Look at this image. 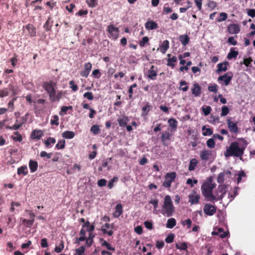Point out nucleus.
Segmentation results:
<instances>
[{
	"mask_svg": "<svg viewBox=\"0 0 255 255\" xmlns=\"http://www.w3.org/2000/svg\"><path fill=\"white\" fill-rule=\"evenodd\" d=\"M84 228H85L86 230L91 233L94 230V225H90L89 222H87L83 226Z\"/></svg>",
	"mask_w": 255,
	"mask_h": 255,
	"instance_id": "nucleus-41",
	"label": "nucleus"
},
{
	"mask_svg": "<svg viewBox=\"0 0 255 255\" xmlns=\"http://www.w3.org/2000/svg\"><path fill=\"white\" fill-rule=\"evenodd\" d=\"M229 65L228 62H225L224 63H220L217 65L218 69L217 72L220 73L221 72L226 71L227 70V66Z\"/></svg>",
	"mask_w": 255,
	"mask_h": 255,
	"instance_id": "nucleus-19",
	"label": "nucleus"
},
{
	"mask_svg": "<svg viewBox=\"0 0 255 255\" xmlns=\"http://www.w3.org/2000/svg\"><path fill=\"white\" fill-rule=\"evenodd\" d=\"M63 92L60 91H55L54 94H53V98L51 97L50 100L52 102H54L56 101H59L63 96Z\"/></svg>",
	"mask_w": 255,
	"mask_h": 255,
	"instance_id": "nucleus-20",
	"label": "nucleus"
},
{
	"mask_svg": "<svg viewBox=\"0 0 255 255\" xmlns=\"http://www.w3.org/2000/svg\"><path fill=\"white\" fill-rule=\"evenodd\" d=\"M170 136L171 134L168 131H166L163 132L161 136L162 140L165 141L169 139Z\"/></svg>",
	"mask_w": 255,
	"mask_h": 255,
	"instance_id": "nucleus-40",
	"label": "nucleus"
},
{
	"mask_svg": "<svg viewBox=\"0 0 255 255\" xmlns=\"http://www.w3.org/2000/svg\"><path fill=\"white\" fill-rule=\"evenodd\" d=\"M228 29L229 32L231 34H236L240 31L239 26L236 24L230 25Z\"/></svg>",
	"mask_w": 255,
	"mask_h": 255,
	"instance_id": "nucleus-16",
	"label": "nucleus"
},
{
	"mask_svg": "<svg viewBox=\"0 0 255 255\" xmlns=\"http://www.w3.org/2000/svg\"><path fill=\"white\" fill-rule=\"evenodd\" d=\"M179 40L184 45H186L189 41V38L186 35H181L179 37Z\"/></svg>",
	"mask_w": 255,
	"mask_h": 255,
	"instance_id": "nucleus-34",
	"label": "nucleus"
},
{
	"mask_svg": "<svg viewBox=\"0 0 255 255\" xmlns=\"http://www.w3.org/2000/svg\"><path fill=\"white\" fill-rule=\"evenodd\" d=\"M29 168L32 172H35L37 168V163L36 161L30 160L29 164Z\"/></svg>",
	"mask_w": 255,
	"mask_h": 255,
	"instance_id": "nucleus-30",
	"label": "nucleus"
},
{
	"mask_svg": "<svg viewBox=\"0 0 255 255\" xmlns=\"http://www.w3.org/2000/svg\"><path fill=\"white\" fill-rule=\"evenodd\" d=\"M213 178L209 177L208 178L201 186L202 193L208 200H210L212 197V190L215 187V184L213 182Z\"/></svg>",
	"mask_w": 255,
	"mask_h": 255,
	"instance_id": "nucleus-2",
	"label": "nucleus"
},
{
	"mask_svg": "<svg viewBox=\"0 0 255 255\" xmlns=\"http://www.w3.org/2000/svg\"><path fill=\"white\" fill-rule=\"evenodd\" d=\"M180 85V89L183 91H186L188 89V87L187 86V83L185 81H181Z\"/></svg>",
	"mask_w": 255,
	"mask_h": 255,
	"instance_id": "nucleus-46",
	"label": "nucleus"
},
{
	"mask_svg": "<svg viewBox=\"0 0 255 255\" xmlns=\"http://www.w3.org/2000/svg\"><path fill=\"white\" fill-rule=\"evenodd\" d=\"M217 88H218V86L216 84L212 85L209 86L208 87L209 91H210L211 92H214V93H217Z\"/></svg>",
	"mask_w": 255,
	"mask_h": 255,
	"instance_id": "nucleus-56",
	"label": "nucleus"
},
{
	"mask_svg": "<svg viewBox=\"0 0 255 255\" xmlns=\"http://www.w3.org/2000/svg\"><path fill=\"white\" fill-rule=\"evenodd\" d=\"M212 234L219 236L221 238H225L227 235V234L225 232H224L221 228H218L217 231H213Z\"/></svg>",
	"mask_w": 255,
	"mask_h": 255,
	"instance_id": "nucleus-23",
	"label": "nucleus"
},
{
	"mask_svg": "<svg viewBox=\"0 0 255 255\" xmlns=\"http://www.w3.org/2000/svg\"><path fill=\"white\" fill-rule=\"evenodd\" d=\"M202 130L203 131V135L204 136L210 135L213 133L212 129L210 128H206L205 126L202 127Z\"/></svg>",
	"mask_w": 255,
	"mask_h": 255,
	"instance_id": "nucleus-32",
	"label": "nucleus"
},
{
	"mask_svg": "<svg viewBox=\"0 0 255 255\" xmlns=\"http://www.w3.org/2000/svg\"><path fill=\"white\" fill-rule=\"evenodd\" d=\"M241 141L244 144L241 146H240L241 144L238 142H233L231 143L224 153L226 157L232 156L241 157L243 155L247 143L244 139H242Z\"/></svg>",
	"mask_w": 255,
	"mask_h": 255,
	"instance_id": "nucleus-1",
	"label": "nucleus"
},
{
	"mask_svg": "<svg viewBox=\"0 0 255 255\" xmlns=\"http://www.w3.org/2000/svg\"><path fill=\"white\" fill-rule=\"evenodd\" d=\"M34 222V219H31V220H26V219H23L22 220V223L24 225H26L27 226H30L33 224Z\"/></svg>",
	"mask_w": 255,
	"mask_h": 255,
	"instance_id": "nucleus-51",
	"label": "nucleus"
},
{
	"mask_svg": "<svg viewBox=\"0 0 255 255\" xmlns=\"http://www.w3.org/2000/svg\"><path fill=\"white\" fill-rule=\"evenodd\" d=\"M114 228L113 224H105L102 227L101 230L104 234H107L109 236H112L113 234L112 229Z\"/></svg>",
	"mask_w": 255,
	"mask_h": 255,
	"instance_id": "nucleus-10",
	"label": "nucleus"
},
{
	"mask_svg": "<svg viewBox=\"0 0 255 255\" xmlns=\"http://www.w3.org/2000/svg\"><path fill=\"white\" fill-rule=\"evenodd\" d=\"M232 78V76L229 73H226L225 75L218 77V81H221V83L225 85L229 84Z\"/></svg>",
	"mask_w": 255,
	"mask_h": 255,
	"instance_id": "nucleus-9",
	"label": "nucleus"
},
{
	"mask_svg": "<svg viewBox=\"0 0 255 255\" xmlns=\"http://www.w3.org/2000/svg\"><path fill=\"white\" fill-rule=\"evenodd\" d=\"M63 248H64V243L63 241H61L60 244L59 246H56L55 247V251L57 253H59L62 251Z\"/></svg>",
	"mask_w": 255,
	"mask_h": 255,
	"instance_id": "nucleus-47",
	"label": "nucleus"
},
{
	"mask_svg": "<svg viewBox=\"0 0 255 255\" xmlns=\"http://www.w3.org/2000/svg\"><path fill=\"white\" fill-rule=\"evenodd\" d=\"M175 177L176 174L174 172L167 174L165 176V181L163 183V185L165 187H169Z\"/></svg>",
	"mask_w": 255,
	"mask_h": 255,
	"instance_id": "nucleus-6",
	"label": "nucleus"
},
{
	"mask_svg": "<svg viewBox=\"0 0 255 255\" xmlns=\"http://www.w3.org/2000/svg\"><path fill=\"white\" fill-rule=\"evenodd\" d=\"M43 135V133L41 130H34L31 134V137L33 139H39Z\"/></svg>",
	"mask_w": 255,
	"mask_h": 255,
	"instance_id": "nucleus-17",
	"label": "nucleus"
},
{
	"mask_svg": "<svg viewBox=\"0 0 255 255\" xmlns=\"http://www.w3.org/2000/svg\"><path fill=\"white\" fill-rule=\"evenodd\" d=\"M65 140L62 139L59 140L56 144V147L59 149H62L65 146Z\"/></svg>",
	"mask_w": 255,
	"mask_h": 255,
	"instance_id": "nucleus-49",
	"label": "nucleus"
},
{
	"mask_svg": "<svg viewBox=\"0 0 255 255\" xmlns=\"http://www.w3.org/2000/svg\"><path fill=\"white\" fill-rule=\"evenodd\" d=\"M9 90L12 92L13 95H14L17 94L18 90L14 85L11 84L9 86Z\"/></svg>",
	"mask_w": 255,
	"mask_h": 255,
	"instance_id": "nucleus-57",
	"label": "nucleus"
},
{
	"mask_svg": "<svg viewBox=\"0 0 255 255\" xmlns=\"http://www.w3.org/2000/svg\"><path fill=\"white\" fill-rule=\"evenodd\" d=\"M227 125L228 127L231 132L236 133L238 131V127L236 124L233 122H232L230 120H227Z\"/></svg>",
	"mask_w": 255,
	"mask_h": 255,
	"instance_id": "nucleus-15",
	"label": "nucleus"
},
{
	"mask_svg": "<svg viewBox=\"0 0 255 255\" xmlns=\"http://www.w3.org/2000/svg\"><path fill=\"white\" fill-rule=\"evenodd\" d=\"M84 97L87 98L89 100H92L93 99V96L91 92H86L84 94Z\"/></svg>",
	"mask_w": 255,
	"mask_h": 255,
	"instance_id": "nucleus-61",
	"label": "nucleus"
},
{
	"mask_svg": "<svg viewBox=\"0 0 255 255\" xmlns=\"http://www.w3.org/2000/svg\"><path fill=\"white\" fill-rule=\"evenodd\" d=\"M162 207V213L163 214L166 215L167 217L172 215L174 211V207L170 196L166 195L165 196Z\"/></svg>",
	"mask_w": 255,
	"mask_h": 255,
	"instance_id": "nucleus-3",
	"label": "nucleus"
},
{
	"mask_svg": "<svg viewBox=\"0 0 255 255\" xmlns=\"http://www.w3.org/2000/svg\"><path fill=\"white\" fill-rule=\"evenodd\" d=\"M198 162L196 159H192L190 160L188 169L190 171H192L195 169V167L197 166Z\"/></svg>",
	"mask_w": 255,
	"mask_h": 255,
	"instance_id": "nucleus-26",
	"label": "nucleus"
},
{
	"mask_svg": "<svg viewBox=\"0 0 255 255\" xmlns=\"http://www.w3.org/2000/svg\"><path fill=\"white\" fill-rule=\"evenodd\" d=\"M62 135L64 138L71 139L75 136V133L72 131H66L62 133Z\"/></svg>",
	"mask_w": 255,
	"mask_h": 255,
	"instance_id": "nucleus-25",
	"label": "nucleus"
},
{
	"mask_svg": "<svg viewBox=\"0 0 255 255\" xmlns=\"http://www.w3.org/2000/svg\"><path fill=\"white\" fill-rule=\"evenodd\" d=\"M42 87L48 94L50 99L51 97L53 98V94L56 91V84L54 82H45L43 84Z\"/></svg>",
	"mask_w": 255,
	"mask_h": 255,
	"instance_id": "nucleus-5",
	"label": "nucleus"
},
{
	"mask_svg": "<svg viewBox=\"0 0 255 255\" xmlns=\"http://www.w3.org/2000/svg\"><path fill=\"white\" fill-rule=\"evenodd\" d=\"M108 31L109 33V36L115 40L117 38L119 35V29L112 25H109L108 28Z\"/></svg>",
	"mask_w": 255,
	"mask_h": 255,
	"instance_id": "nucleus-8",
	"label": "nucleus"
},
{
	"mask_svg": "<svg viewBox=\"0 0 255 255\" xmlns=\"http://www.w3.org/2000/svg\"><path fill=\"white\" fill-rule=\"evenodd\" d=\"M176 220L174 218H170L167 220L166 227L168 228H172L176 225Z\"/></svg>",
	"mask_w": 255,
	"mask_h": 255,
	"instance_id": "nucleus-28",
	"label": "nucleus"
},
{
	"mask_svg": "<svg viewBox=\"0 0 255 255\" xmlns=\"http://www.w3.org/2000/svg\"><path fill=\"white\" fill-rule=\"evenodd\" d=\"M212 155V152L208 150H204L200 152V157L204 160H207L210 159Z\"/></svg>",
	"mask_w": 255,
	"mask_h": 255,
	"instance_id": "nucleus-12",
	"label": "nucleus"
},
{
	"mask_svg": "<svg viewBox=\"0 0 255 255\" xmlns=\"http://www.w3.org/2000/svg\"><path fill=\"white\" fill-rule=\"evenodd\" d=\"M238 54V52L237 51H235L233 49H231L230 50V52L228 53L227 58L229 59H231L232 58H236Z\"/></svg>",
	"mask_w": 255,
	"mask_h": 255,
	"instance_id": "nucleus-35",
	"label": "nucleus"
},
{
	"mask_svg": "<svg viewBox=\"0 0 255 255\" xmlns=\"http://www.w3.org/2000/svg\"><path fill=\"white\" fill-rule=\"evenodd\" d=\"M200 196L195 191H192L188 195L189 202L191 204H196L198 203Z\"/></svg>",
	"mask_w": 255,
	"mask_h": 255,
	"instance_id": "nucleus-7",
	"label": "nucleus"
},
{
	"mask_svg": "<svg viewBox=\"0 0 255 255\" xmlns=\"http://www.w3.org/2000/svg\"><path fill=\"white\" fill-rule=\"evenodd\" d=\"M200 87L198 84H194L193 87L191 89L192 94L195 96L198 97L200 94Z\"/></svg>",
	"mask_w": 255,
	"mask_h": 255,
	"instance_id": "nucleus-21",
	"label": "nucleus"
},
{
	"mask_svg": "<svg viewBox=\"0 0 255 255\" xmlns=\"http://www.w3.org/2000/svg\"><path fill=\"white\" fill-rule=\"evenodd\" d=\"M215 144L213 138H210L207 141V145L210 148H213L215 146Z\"/></svg>",
	"mask_w": 255,
	"mask_h": 255,
	"instance_id": "nucleus-50",
	"label": "nucleus"
},
{
	"mask_svg": "<svg viewBox=\"0 0 255 255\" xmlns=\"http://www.w3.org/2000/svg\"><path fill=\"white\" fill-rule=\"evenodd\" d=\"M26 29L31 36H34L36 35V29L32 25L28 24L26 26Z\"/></svg>",
	"mask_w": 255,
	"mask_h": 255,
	"instance_id": "nucleus-29",
	"label": "nucleus"
},
{
	"mask_svg": "<svg viewBox=\"0 0 255 255\" xmlns=\"http://www.w3.org/2000/svg\"><path fill=\"white\" fill-rule=\"evenodd\" d=\"M119 124L120 126L124 127L125 126L128 122V119L127 117H123L122 118L119 119L118 120Z\"/></svg>",
	"mask_w": 255,
	"mask_h": 255,
	"instance_id": "nucleus-36",
	"label": "nucleus"
},
{
	"mask_svg": "<svg viewBox=\"0 0 255 255\" xmlns=\"http://www.w3.org/2000/svg\"><path fill=\"white\" fill-rule=\"evenodd\" d=\"M168 123L170 127L174 129H175L177 127V122L176 120L173 119H170L168 120Z\"/></svg>",
	"mask_w": 255,
	"mask_h": 255,
	"instance_id": "nucleus-37",
	"label": "nucleus"
},
{
	"mask_svg": "<svg viewBox=\"0 0 255 255\" xmlns=\"http://www.w3.org/2000/svg\"><path fill=\"white\" fill-rule=\"evenodd\" d=\"M56 142V140L54 138L52 137H49L47 139V140L45 141V143L47 147H49L51 145V144H54Z\"/></svg>",
	"mask_w": 255,
	"mask_h": 255,
	"instance_id": "nucleus-43",
	"label": "nucleus"
},
{
	"mask_svg": "<svg viewBox=\"0 0 255 255\" xmlns=\"http://www.w3.org/2000/svg\"><path fill=\"white\" fill-rule=\"evenodd\" d=\"M177 61L176 57L173 56L171 58L168 59L167 65L173 67L174 66V63Z\"/></svg>",
	"mask_w": 255,
	"mask_h": 255,
	"instance_id": "nucleus-39",
	"label": "nucleus"
},
{
	"mask_svg": "<svg viewBox=\"0 0 255 255\" xmlns=\"http://www.w3.org/2000/svg\"><path fill=\"white\" fill-rule=\"evenodd\" d=\"M231 174V172L230 171H227L226 172H221L220 173L219 175H218V178H217V180H218V182H219V183H222L224 181V176L225 175H230Z\"/></svg>",
	"mask_w": 255,
	"mask_h": 255,
	"instance_id": "nucleus-27",
	"label": "nucleus"
},
{
	"mask_svg": "<svg viewBox=\"0 0 255 255\" xmlns=\"http://www.w3.org/2000/svg\"><path fill=\"white\" fill-rule=\"evenodd\" d=\"M92 68V64L87 63L84 65V69L81 73V75L84 77H87Z\"/></svg>",
	"mask_w": 255,
	"mask_h": 255,
	"instance_id": "nucleus-13",
	"label": "nucleus"
},
{
	"mask_svg": "<svg viewBox=\"0 0 255 255\" xmlns=\"http://www.w3.org/2000/svg\"><path fill=\"white\" fill-rule=\"evenodd\" d=\"M75 252V255H85L84 254L85 247L84 246H82L79 248L76 249Z\"/></svg>",
	"mask_w": 255,
	"mask_h": 255,
	"instance_id": "nucleus-38",
	"label": "nucleus"
},
{
	"mask_svg": "<svg viewBox=\"0 0 255 255\" xmlns=\"http://www.w3.org/2000/svg\"><path fill=\"white\" fill-rule=\"evenodd\" d=\"M156 71V68L152 66L147 72V77L151 80L155 79L157 75Z\"/></svg>",
	"mask_w": 255,
	"mask_h": 255,
	"instance_id": "nucleus-14",
	"label": "nucleus"
},
{
	"mask_svg": "<svg viewBox=\"0 0 255 255\" xmlns=\"http://www.w3.org/2000/svg\"><path fill=\"white\" fill-rule=\"evenodd\" d=\"M168 48L169 41L168 40H165L163 42L162 44L160 46V50L162 53L164 54Z\"/></svg>",
	"mask_w": 255,
	"mask_h": 255,
	"instance_id": "nucleus-24",
	"label": "nucleus"
},
{
	"mask_svg": "<svg viewBox=\"0 0 255 255\" xmlns=\"http://www.w3.org/2000/svg\"><path fill=\"white\" fill-rule=\"evenodd\" d=\"M182 225H183V226H186V225H187V227H188V228H190L191 225V224H192V222H191V220H190V219H187V220H185V221H182Z\"/></svg>",
	"mask_w": 255,
	"mask_h": 255,
	"instance_id": "nucleus-60",
	"label": "nucleus"
},
{
	"mask_svg": "<svg viewBox=\"0 0 255 255\" xmlns=\"http://www.w3.org/2000/svg\"><path fill=\"white\" fill-rule=\"evenodd\" d=\"M72 106H63L61 108V111L59 112V115L61 116H63L64 115H65L68 110H72Z\"/></svg>",
	"mask_w": 255,
	"mask_h": 255,
	"instance_id": "nucleus-33",
	"label": "nucleus"
},
{
	"mask_svg": "<svg viewBox=\"0 0 255 255\" xmlns=\"http://www.w3.org/2000/svg\"><path fill=\"white\" fill-rule=\"evenodd\" d=\"M204 211L207 215L212 216L215 213L216 209L214 206L207 204L204 206Z\"/></svg>",
	"mask_w": 255,
	"mask_h": 255,
	"instance_id": "nucleus-11",
	"label": "nucleus"
},
{
	"mask_svg": "<svg viewBox=\"0 0 255 255\" xmlns=\"http://www.w3.org/2000/svg\"><path fill=\"white\" fill-rule=\"evenodd\" d=\"M17 174L18 175L22 174L25 176L27 174V168L26 166H21L18 168Z\"/></svg>",
	"mask_w": 255,
	"mask_h": 255,
	"instance_id": "nucleus-31",
	"label": "nucleus"
},
{
	"mask_svg": "<svg viewBox=\"0 0 255 255\" xmlns=\"http://www.w3.org/2000/svg\"><path fill=\"white\" fill-rule=\"evenodd\" d=\"M117 179L118 178L117 177H114L109 181L108 186L110 189L113 188L114 186V183L117 180Z\"/></svg>",
	"mask_w": 255,
	"mask_h": 255,
	"instance_id": "nucleus-59",
	"label": "nucleus"
},
{
	"mask_svg": "<svg viewBox=\"0 0 255 255\" xmlns=\"http://www.w3.org/2000/svg\"><path fill=\"white\" fill-rule=\"evenodd\" d=\"M197 180L194 179L193 180L191 178H189L186 181V183L188 185H190L191 187L194 186V185L197 183Z\"/></svg>",
	"mask_w": 255,
	"mask_h": 255,
	"instance_id": "nucleus-52",
	"label": "nucleus"
},
{
	"mask_svg": "<svg viewBox=\"0 0 255 255\" xmlns=\"http://www.w3.org/2000/svg\"><path fill=\"white\" fill-rule=\"evenodd\" d=\"M148 41V38L146 36L144 37L139 42V45L141 46H143L145 43Z\"/></svg>",
	"mask_w": 255,
	"mask_h": 255,
	"instance_id": "nucleus-64",
	"label": "nucleus"
},
{
	"mask_svg": "<svg viewBox=\"0 0 255 255\" xmlns=\"http://www.w3.org/2000/svg\"><path fill=\"white\" fill-rule=\"evenodd\" d=\"M69 85L70 86V88L72 89L73 91H76L77 90V86L74 84L73 81H70L69 82Z\"/></svg>",
	"mask_w": 255,
	"mask_h": 255,
	"instance_id": "nucleus-63",
	"label": "nucleus"
},
{
	"mask_svg": "<svg viewBox=\"0 0 255 255\" xmlns=\"http://www.w3.org/2000/svg\"><path fill=\"white\" fill-rule=\"evenodd\" d=\"M58 120L59 117L58 116L55 115L52 117L50 123L51 125L58 126L59 125Z\"/></svg>",
	"mask_w": 255,
	"mask_h": 255,
	"instance_id": "nucleus-42",
	"label": "nucleus"
},
{
	"mask_svg": "<svg viewBox=\"0 0 255 255\" xmlns=\"http://www.w3.org/2000/svg\"><path fill=\"white\" fill-rule=\"evenodd\" d=\"M51 153H48L44 151H42L40 153V156L42 157H46L47 158H50L51 157Z\"/></svg>",
	"mask_w": 255,
	"mask_h": 255,
	"instance_id": "nucleus-62",
	"label": "nucleus"
},
{
	"mask_svg": "<svg viewBox=\"0 0 255 255\" xmlns=\"http://www.w3.org/2000/svg\"><path fill=\"white\" fill-rule=\"evenodd\" d=\"M123 213L122 205L120 204H118L115 209V211L114 213V216L115 217H119Z\"/></svg>",
	"mask_w": 255,
	"mask_h": 255,
	"instance_id": "nucleus-22",
	"label": "nucleus"
},
{
	"mask_svg": "<svg viewBox=\"0 0 255 255\" xmlns=\"http://www.w3.org/2000/svg\"><path fill=\"white\" fill-rule=\"evenodd\" d=\"M176 247L180 250H185L187 249V245L185 243H181L176 244Z\"/></svg>",
	"mask_w": 255,
	"mask_h": 255,
	"instance_id": "nucleus-44",
	"label": "nucleus"
},
{
	"mask_svg": "<svg viewBox=\"0 0 255 255\" xmlns=\"http://www.w3.org/2000/svg\"><path fill=\"white\" fill-rule=\"evenodd\" d=\"M226 186L225 185H220L215 192V195L212 194L213 198H210V201H218L222 199L224 195L226 193Z\"/></svg>",
	"mask_w": 255,
	"mask_h": 255,
	"instance_id": "nucleus-4",
	"label": "nucleus"
},
{
	"mask_svg": "<svg viewBox=\"0 0 255 255\" xmlns=\"http://www.w3.org/2000/svg\"><path fill=\"white\" fill-rule=\"evenodd\" d=\"M220 18L218 19V21L220 22L225 20L227 18V14L224 12L220 13Z\"/></svg>",
	"mask_w": 255,
	"mask_h": 255,
	"instance_id": "nucleus-54",
	"label": "nucleus"
},
{
	"mask_svg": "<svg viewBox=\"0 0 255 255\" xmlns=\"http://www.w3.org/2000/svg\"><path fill=\"white\" fill-rule=\"evenodd\" d=\"M229 110L227 107L226 106H223L222 108V112L221 114V116L222 117H224L227 115L229 114Z\"/></svg>",
	"mask_w": 255,
	"mask_h": 255,
	"instance_id": "nucleus-45",
	"label": "nucleus"
},
{
	"mask_svg": "<svg viewBox=\"0 0 255 255\" xmlns=\"http://www.w3.org/2000/svg\"><path fill=\"white\" fill-rule=\"evenodd\" d=\"M86 2L90 7H95L97 4V0H86Z\"/></svg>",
	"mask_w": 255,
	"mask_h": 255,
	"instance_id": "nucleus-48",
	"label": "nucleus"
},
{
	"mask_svg": "<svg viewBox=\"0 0 255 255\" xmlns=\"http://www.w3.org/2000/svg\"><path fill=\"white\" fill-rule=\"evenodd\" d=\"M145 26L147 30H152L157 28V24L155 22L148 20L145 23Z\"/></svg>",
	"mask_w": 255,
	"mask_h": 255,
	"instance_id": "nucleus-18",
	"label": "nucleus"
},
{
	"mask_svg": "<svg viewBox=\"0 0 255 255\" xmlns=\"http://www.w3.org/2000/svg\"><path fill=\"white\" fill-rule=\"evenodd\" d=\"M91 131L94 134H97L99 131V128L98 126L94 125L91 127Z\"/></svg>",
	"mask_w": 255,
	"mask_h": 255,
	"instance_id": "nucleus-58",
	"label": "nucleus"
},
{
	"mask_svg": "<svg viewBox=\"0 0 255 255\" xmlns=\"http://www.w3.org/2000/svg\"><path fill=\"white\" fill-rule=\"evenodd\" d=\"M202 111L205 116L208 115L211 111V108L210 106H207L206 107H203L202 108Z\"/></svg>",
	"mask_w": 255,
	"mask_h": 255,
	"instance_id": "nucleus-53",
	"label": "nucleus"
},
{
	"mask_svg": "<svg viewBox=\"0 0 255 255\" xmlns=\"http://www.w3.org/2000/svg\"><path fill=\"white\" fill-rule=\"evenodd\" d=\"M13 140L18 141H21L22 140V137L20 134H19L18 132H16L14 135L12 136Z\"/></svg>",
	"mask_w": 255,
	"mask_h": 255,
	"instance_id": "nucleus-55",
	"label": "nucleus"
}]
</instances>
